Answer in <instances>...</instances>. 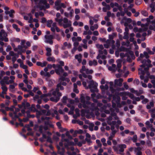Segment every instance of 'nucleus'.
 <instances>
[{
	"mask_svg": "<svg viewBox=\"0 0 155 155\" xmlns=\"http://www.w3.org/2000/svg\"><path fill=\"white\" fill-rule=\"evenodd\" d=\"M68 99V97L66 96H64L61 100L62 103L64 104H66L67 103V100Z\"/></svg>",
	"mask_w": 155,
	"mask_h": 155,
	"instance_id": "4468645a",
	"label": "nucleus"
},
{
	"mask_svg": "<svg viewBox=\"0 0 155 155\" xmlns=\"http://www.w3.org/2000/svg\"><path fill=\"white\" fill-rule=\"evenodd\" d=\"M12 26L17 31L19 32L20 31V29L18 28V26L16 24H13L12 25Z\"/></svg>",
	"mask_w": 155,
	"mask_h": 155,
	"instance_id": "f8f14e48",
	"label": "nucleus"
},
{
	"mask_svg": "<svg viewBox=\"0 0 155 155\" xmlns=\"http://www.w3.org/2000/svg\"><path fill=\"white\" fill-rule=\"evenodd\" d=\"M89 82V84L88 85V87L90 89L92 93L97 92V83L95 82L93 80L90 81Z\"/></svg>",
	"mask_w": 155,
	"mask_h": 155,
	"instance_id": "f257e3e1",
	"label": "nucleus"
},
{
	"mask_svg": "<svg viewBox=\"0 0 155 155\" xmlns=\"http://www.w3.org/2000/svg\"><path fill=\"white\" fill-rule=\"evenodd\" d=\"M141 14L145 16H147L148 13L146 11H142L141 12Z\"/></svg>",
	"mask_w": 155,
	"mask_h": 155,
	"instance_id": "4be33fe9",
	"label": "nucleus"
},
{
	"mask_svg": "<svg viewBox=\"0 0 155 155\" xmlns=\"http://www.w3.org/2000/svg\"><path fill=\"white\" fill-rule=\"evenodd\" d=\"M32 76L34 78L37 77V74L36 73L35 71H33L31 73Z\"/></svg>",
	"mask_w": 155,
	"mask_h": 155,
	"instance_id": "49530a36",
	"label": "nucleus"
},
{
	"mask_svg": "<svg viewBox=\"0 0 155 155\" xmlns=\"http://www.w3.org/2000/svg\"><path fill=\"white\" fill-rule=\"evenodd\" d=\"M0 40L1 41H4L5 42H8V39L6 37H3V38H0Z\"/></svg>",
	"mask_w": 155,
	"mask_h": 155,
	"instance_id": "a878e982",
	"label": "nucleus"
},
{
	"mask_svg": "<svg viewBox=\"0 0 155 155\" xmlns=\"http://www.w3.org/2000/svg\"><path fill=\"white\" fill-rule=\"evenodd\" d=\"M131 119L130 118H127L126 119V122L128 124L130 123Z\"/></svg>",
	"mask_w": 155,
	"mask_h": 155,
	"instance_id": "774afa93",
	"label": "nucleus"
},
{
	"mask_svg": "<svg viewBox=\"0 0 155 155\" xmlns=\"http://www.w3.org/2000/svg\"><path fill=\"white\" fill-rule=\"evenodd\" d=\"M59 63L60 64H57L56 65H60L61 67H62V66H64V62L62 61H60L59 62Z\"/></svg>",
	"mask_w": 155,
	"mask_h": 155,
	"instance_id": "a19ab883",
	"label": "nucleus"
},
{
	"mask_svg": "<svg viewBox=\"0 0 155 155\" xmlns=\"http://www.w3.org/2000/svg\"><path fill=\"white\" fill-rule=\"evenodd\" d=\"M7 34L5 31L3 29H2L0 31V39L3 37H7Z\"/></svg>",
	"mask_w": 155,
	"mask_h": 155,
	"instance_id": "423d86ee",
	"label": "nucleus"
},
{
	"mask_svg": "<svg viewBox=\"0 0 155 155\" xmlns=\"http://www.w3.org/2000/svg\"><path fill=\"white\" fill-rule=\"evenodd\" d=\"M33 109H34L35 111H36V110H37L35 108V105L34 104H32L31 107L29 108V109L31 110H32Z\"/></svg>",
	"mask_w": 155,
	"mask_h": 155,
	"instance_id": "412c9836",
	"label": "nucleus"
},
{
	"mask_svg": "<svg viewBox=\"0 0 155 155\" xmlns=\"http://www.w3.org/2000/svg\"><path fill=\"white\" fill-rule=\"evenodd\" d=\"M17 60L16 58L15 57H13L12 58V63L14 64Z\"/></svg>",
	"mask_w": 155,
	"mask_h": 155,
	"instance_id": "338daca9",
	"label": "nucleus"
},
{
	"mask_svg": "<svg viewBox=\"0 0 155 155\" xmlns=\"http://www.w3.org/2000/svg\"><path fill=\"white\" fill-rule=\"evenodd\" d=\"M63 22L64 24L69 22V21L68 18H64L63 19Z\"/></svg>",
	"mask_w": 155,
	"mask_h": 155,
	"instance_id": "f704fd0d",
	"label": "nucleus"
},
{
	"mask_svg": "<svg viewBox=\"0 0 155 155\" xmlns=\"http://www.w3.org/2000/svg\"><path fill=\"white\" fill-rule=\"evenodd\" d=\"M56 124L57 126L58 127V128L61 129L62 128L61 127V124L60 122H57Z\"/></svg>",
	"mask_w": 155,
	"mask_h": 155,
	"instance_id": "8fccbe9b",
	"label": "nucleus"
},
{
	"mask_svg": "<svg viewBox=\"0 0 155 155\" xmlns=\"http://www.w3.org/2000/svg\"><path fill=\"white\" fill-rule=\"evenodd\" d=\"M1 88L2 90V91H5V92L4 93L5 94H6V92L8 90L7 87L5 86H2V87H1Z\"/></svg>",
	"mask_w": 155,
	"mask_h": 155,
	"instance_id": "a211bd4d",
	"label": "nucleus"
},
{
	"mask_svg": "<svg viewBox=\"0 0 155 155\" xmlns=\"http://www.w3.org/2000/svg\"><path fill=\"white\" fill-rule=\"evenodd\" d=\"M12 49V48L11 47L10 45H8L7 46V48L6 49V51L7 52H8L9 51L11 50Z\"/></svg>",
	"mask_w": 155,
	"mask_h": 155,
	"instance_id": "3c124183",
	"label": "nucleus"
},
{
	"mask_svg": "<svg viewBox=\"0 0 155 155\" xmlns=\"http://www.w3.org/2000/svg\"><path fill=\"white\" fill-rule=\"evenodd\" d=\"M55 71L57 74L60 75L64 72V70L61 66L56 65V68L55 69Z\"/></svg>",
	"mask_w": 155,
	"mask_h": 155,
	"instance_id": "20e7f679",
	"label": "nucleus"
},
{
	"mask_svg": "<svg viewBox=\"0 0 155 155\" xmlns=\"http://www.w3.org/2000/svg\"><path fill=\"white\" fill-rule=\"evenodd\" d=\"M85 72L87 74H91L93 73V71L92 70H89L87 68L86 69V70Z\"/></svg>",
	"mask_w": 155,
	"mask_h": 155,
	"instance_id": "473e14b6",
	"label": "nucleus"
},
{
	"mask_svg": "<svg viewBox=\"0 0 155 155\" xmlns=\"http://www.w3.org/2000/svg\"><path fill=\"white\" fill-rule=\"evenodd\" d=\"M123 81V79L122 78H120L118 79H116L114 80V87H116L117 86L121 87L122 85V82Z\"/></svg>",
	"mask_w": 155,
	"mask_h": 155,
	"instance_id": "7ed1b4c3",
	"label": "nucleus"
},
{
	"mask_svg": "<svg viewBox=\"0 0 155 155\" xmlns=\"http://www.w3.org/2000/svg\"><path fill=\"white\" fill-rule=\"evenodd\" d=\"M35 111L36 112V117L37 119H39L40 118V116L42 115L41 112V111H39L38 110H36V111Z\"/></svg>",
	"mask_w": 155,
	"mask_h": 155,
	"instance_id": "9d476101",
	"label": "nucleus"
},
{
	"mask_svg": "<svg viewBox=\"0 0 155 155\" xmlns=\"http://www.w3.org/2000/svg\"><path fill=\"white\" fill-rule=\"evenodd\" d=\"M145 153L147 155H151V152L149 149H147L145 151Z\"/></svg>",
	"mask_w": 155,
	"mask_h": 155,
	"instance_id": "79ce46f5",
	"label": "nucleus"
},
{
	"mask_svg": "<svg viewBox=\"0 0 155 155\" xmlns=\"http://www.w3.org/2000/svg\"><path fill=\"white\" fill-rule=\"evenodd\" d=\"M43 107L44 108L48 110H49V109L50 108L48 104H45L44 106H43Z\"/></svg>",
	"mask_w": 155,
	"mask_h": 155,
	"instance_id": "5fc2aeb1",
	"label": "nucleus"
},
{
	"mask_svg": "<svg viewBox=\"0 0 155 155\" xmlns=\"http://www.w3.org/2000/svg\"><path fill=\"white\" fill-rule=\"evenodd\" d=\"M6 81H5L3 80H1L0 81V84H1L2 86H5V84H6Z\"/></svg>",
	"mask_w": 155,
	"mask_h": 155,
	"instance_id": "2f4dec72",
	"label": "nucleus"
},
{
	"mask_svg": "<svg viewBox=\"0 0 155 155\" xmlns=\"http://www.w3.org/2000/svg\"><path fill=\"white\" fill-rule=\"evenodd\" d=\"M91 110H94L97 109V107L95 106V104L93 103L91 104Z\"/></svg>",
	"mask_w": 155,
	"mask_h": 155,
	"instance_id": "ddd939ff",
	"label": "nucleus"
},
{
	"mask_svg": "<svg viewBox=\"0 0 155 155\" xmlns=\"http://www.w3.org/2000/svg\"><path fill=\"white\" fill-rule=\"evenodd\" d=\"M14 82V81L13 80H10L9 81H6V84H12Z\"/></svg>",
	"mask_w": 155,
	"mask_h": 155,
	"instance_id": "58836bf2",
	"label": "nucleus"
},
{
	"mask_svg": "<svg viewBox=\"0 0 155 155\" xmlns=\"http://www.w3.org/2000/svg\"><path fill=\"white\" fill-rule=\"evenodd\" d=\"M118 146L120 148L119 151L120 152H123L124 149L126 148V145L125 144H119Z\"/></svg>",
	"mask_w": 155,
	"mask_h": 155,
	"instance_id": "39448f33",
	"label": "nucleus"
},
{
	"mask_svg": "<svg viewBox=\"0 0 155 155\" xmlns=\"http://www.w3.org/2000/svg\"><path fill=\"white\" fill-rule=\"evenodd\" d=\"M38 83L39 84H43V81L41 78H38Z\"/></svg>",
	"mask_w": 155,
	"mask_h": 155,
	"instance_id": "37998d69",
	"label": "nucleus"
},
{
	"mask_svg": "<svg viewBox=\"0 0 155 155\" xmlns=\"http://www.w3.org/2000/svg\"><path fill=\"white\" fill-rule=\"evenodd\" d=\"M97 47L101 49V50H103L104 49V48L102 45L98 44L97 45Z\"/></svg>",
	"mask_w": 155,
	"mask_h": 155,
	"instance_id": "e433bc0d",
	"label": "nucleus"
},
{
	"mask_svg": "<svg viewBox=\"0 0 155 155\" xmlns=\"http://www.w3.org/2000/svg\"><path fill=\"white\" fill-rule=\"evenodd\" d=\"M64 54L63 55L62 57L63 58H66L68 57V52L67 51H66L64 52Z\"/></svg>",
	"mask_w": 155,
	"mask_h": 155,
	"instance_id": "c756f323",
	"label": "nucleus"
},
{
	"mask_svg": "<svg viewBox=\"0 0 155 155\" xmlns=\"http://www.w3.org/2000/svg\"><path fill=\"white\" fill-rule=\"evenodd\" d=\"M43 127L42 125H40L39 128V131L41 133H43Z\"/></svg>",
	"mask_w": 155,
	"mask_h": 155,
	"instance_id": "c9c22d12",
	"label": "nucleus"
},
{
	"mask_svg": "<svg viewBox=\"0 0 155 155\" xmlns=\"http://www.w3.org/2000/svg\"><path fill=\"white\" fill-rule=\"evenodd\" d=\"M55 47H57V48L54 51V54L56 55H57L58 54V53H59V51H58V45H56L55 46Z\"/></svg>",
	"mask_w": 155,
	"mask_h": 155,
	"instance_id": "4c0bfd02",
	"label": "nucleus"
},
{
	"mask_svg": "<svg viewBox=\"0 0 155 155\" xmlns=\"http://www.w3.org/2000/svg\"><path fill=\"white\" fill-rule=\"evenodd\" d=\"M109 84L110 85V89H113V86H114L113 82L112 81H110L109 82Z\"/></svg>",
	"mask_w": 155,
	"mask_h": 155,
	"instance_id": "a18cd8bd",
	"label": "nucleus"
},
{
	"mask_svg": "<svg viewBox=\"0 0 155 155\" xmlns=\"http://www.w3.org/2000/svg\"><path fill=\"white\" fill-rule=\"evenodd\" d=\"M80 12V9L78 8H76L75 9V13L76 14H77Z\"/></svg>",
	"mask_w": 155,
	"mask_h": 155,
	"instance_id": "680f3d73",
	"label": "nucleus"
},
{
	"mask_svg": "<svg viewBox=\"0 0 155 155\" xmlns=\"http://www.w3.org/2000/svg\"><path fill=\"white\" fill-rule=\"evenodd\" d=\"M45 124H46V125H49V127H51V128H53L54 127V125L52 124H49V123L48 122H45Z\"/></svg>",
	"mask_w": 155,
	"mask_h": 155,
	"instance_id": "09e8293b",
	"label": "nucleus"
},
{
	"mask_svg": "<svg viewBox=\"0 0 155 155\" xmlns=\"http://www.w3.org/2000/svg\"><path fill=\"white\" fill-rule=\"evenodd\" d=\"M138 70L141 71V74L143 75H144L145 74V72L144 70H142V68H139Z\"/></svg>",
	"mask_w": 155,
	"mask_h": 155,
	"instance_id": "4d7b16f0",
	"label": "nucleus"
},
{
	"mask_svg": "<svg viewBox=\"0 0 155 155\" xmlns=\"http://www.w3.org/2000/svg\"><path fill=\"white\" fill-rule=\"evenodd\" d=\"M142 149V148L141 147H137V148H135V152H136L137 151V152H142L141 151V150Z\"/></svg>",
	"mask_w": 155,
	"mask_h": 155,
	"instance_id": "c85d7f7f",
	"label": "nucleus"
},
{
	"mask_svg": "<svg viewBox=\"0 0 155 155\" xmlns=\"http://www.w3.org/2000/svg\"><path fill=\"white\" fill-rule=\"evenodd\" d=\"M68 145H69V146H71V145L74 146V145H75V143L73 142L68 141Z\"/></svg>",
	"mask_w": 155,
	"mask_h": 155,
	"instance_id": "864d4df0",
	"label": "nucleus"
},
{
	"mask_svg": "<svg viewBox=\"0 0 155 155\" xmlns=\"http://www.w3.org/2000/svg\"><path fill=\"white\" fill-rule=\"evenodd\" d=\"M40 9L41 10H44L45 9V7L43 5H39L38 6Z\"/></svg>",
	"mask_w": 155,
	"mask_h": 155,
	"instance_id": "ea45409f",
	"label": "nucleus"
},
{
	"mask_svg": "<svg viewBox=\"0 0 155 155\" xmlns=\"http://www.w3.org/2000/svg\"><path fill=\"white\" fill-rule=\"evenodd\" d=\"M27 117L28 118H33L35 117V115L34 114H28V115H27Z\"/></svg>",
	"mask_w": 155,
	"mask_h": 155,
	"instance_id": "0e129e2a",
	"label": "nucleus"
},
{
	"mask_svg": "<svg viewBox=\"0 0 155 155\" xmlns=\"http://www.w3.org/2000/svg\"><path fill=\"white\" fill-rule=\"evenodd\" d=\"M96 143L97 144L98 146L99 147H101L102 146V144L101 143V141L99 140H96Z\"/></svg>",
	"mask_w": 155,
	"mask_h": 155,
	"instance_id": "bb28decb",
	"label": "nucleus"
},
{
	"mask_svg": "<svg viewBox=\"0 0 155 155\" xmlns=\"http://www.w3.org/2000/svg\"><path fill=\"white\" fill-rule=\"evenodd\" d=\"M71 25V21H69V22L67 23L63 24L61 25V26H63L64 28H66L70 27Z\"/></svg>",
	"mask_w": 155,
	"mask_h": 155,
	"instance_id": "6e6552de",
	"label": "nucleus"
},
{
	"mask_svg": "<svg viewBox=\"0 0 155 155\" xmlns=\"http://www.w3.org/2000/svg\"><path fill=\"white\" fill-rule=\"evenodd\" d=\"M26 63L30 67L32 66L33 65V64L31 62L29 61H26Z\"/></svg>",
	"mask_w": 155,
	"mask_h": 155,
	"instance_id": "6e6d98bb",
	"label": "nucleus"
},
{
	"mask_svg": "<svg viewBox=\"0 0 155 155\" xmlns=\"http://www.w3.org/2000/svg\"><path fill=\"white\" fill-rule=\"evenodd\" d=\"M77 123L79 125L81 126L83 125L84 124V122L82 121H80L79 120H77Z\"/></svg>",
	"mask_w": 155,
	"mask_h": 155,
	"instance_id": "c03bdc74",
	"label": "nucleus"
},
{
	"mask_svg": "<svg viewBox=\"0 0 155 155\" xmlns=\"http://www.w3.org/2000/svg\"><path fill=\"white\" fill-rule=\"evenodd\" d=\"M57 87H59L60 88L59 89L61 90H63L64 89L63 87L61 86V82L58 83L57 84Z\"/></svg>",
	"mask_w": 155,
	"mask_h": 155,
	"instance_id": "f3484780",
	"label": "nucleus"
},
{
	"mask_svg": "<svg viewBox=\"0 0 155 155\" xmlns=\"http://www.w3.org/2000/svg\"><path fill=\"white\" fill-rule=\"evenodd\" d=\"M60 1L57 0L55 2L54 4L56 6L59 5H60Z\"/></svg>",
	"mask_w": 155,
	"mask_h": 155,
	"instance_id": "052dcab7",
	"label": "nucleus"
},
{
	"mask_svg": "<svg viewBox=\"0 0 155 155\" xmlns=\"http://www.w3.org/2000/svg\"><path fill=\"white\" fill-rule=\"evenodd\" d=\"M81 101L82 102H84L85 101V97L83 96H81Z\"/></svg>",
	"mask_w": 155,
	"mask_h": 155,
	"instance_id": "69168bd1",
	"label": "nucleus"
},
{
	"mask_svg": "<svg viewBox=\"0 0 155 155\" xmlns=\"http://www.w3.org/2000/svg\"><path fill=\"white\" fill-rule=\"evenodd\" d=\"M97 64V61L95 60H94L93 61L90 60L89 61V64L90 66H92V65L96 66Z\"/></svg>",
	"mask_w": 155,
	"mask_h": 155,
	"instance_id": "1a4fd4ad",
	"label": "nucleus"
},
{
	"mask_svg": "<svg viewBox=\"0 0 155 155\" xmlns=\"http://www.w3.org/2000/svg\"><path fill=\"white\" fill-rule=\"evenodd\" d=\"M131 92L135 94H136L137 93L138 91L137 90H135L134 89L132 88L131 89Z\"/></svg>",
	"mask_w": 155,
	"mask_h": 155,
	"instance_id": "13d9d810",
	"label": "nucleus"
},
{
	"mask_svg": "<svg viewBox=\"0 0 155 155\" xmlns=\"http://www.w3.org/2000/svg\"><path fill=\"white\" fill-rule=\"evenodd\" d=\"M143 54H144V56H145L146 59H148L150 57V56L149 55L148 53L146 51H144Z\"/></svg>",
	"mask_w": 155,
	"mask_h": 155,
	"instance_id": "b1692460",
	"label": "nucleus"
},
{
	"mask_svg": "<svg viewBox=\"0 0 155 155\" xmlns=\"http://www.w3.org/2000/svg\"><path fill=\"white\" fill-rule=\"evenodd\" d=\"M128 33L124 32V36L123 37V38L125 39H127L128 38Z\"/></svg>",
	"mask_w": 155,
	"mask_h": 155,
	"instance_id": "393cba45",
	"label": "nucleus"
},
{
	"mask_svg": "<svg viewBox=\"0 0 155 155\" xmlns=\"http://www.w3.org/2000/svg\"><path fill=\"white\" fill-rule=\"evenodd\" d=\"M24 127L27 128V130L28 131H31L32 130V129L30 127V126L29 124H26L25 125Z\"/></svg>",
	"mask_w": 155,
	"mask_h": 155,
	"instance_id": "cd10ccee",
	"label": "nucleus"
},
{
	"mask_svg": "<svg viewBox=\"0 0 155 155\" xmlns=\"http://www.w3.org/2000/svg\"><path fill=\"white\" fill-rule=\"evenodd\" d=\"M47 2V0H40L38 3L40 4H43L44 5L46 4Z\"/></svg>",
	"mask_w": 155,
	"mask_h": 155,
	"instance_id": "aec40b11",
	"label": "nucleus"
},
{
	"mask_svg": "<svg viewBox=\"0 0 155 155\" xmlns=\"http://www.w3.org/2000/svg\"><path fill=\"white\" fill-rule=\"evenodd\" d=\"M137 135L135 134L134 135L133 137V141L134 143H136L137 140Z\"/></svg>",
	"mask_w": 155,
	"mask_h": 155,
	"instance_id": "5701e85b",
	"label": "nucleus"
},
{
	"mask_svg": "<svg viewBox=\"0 0 155 155\" xmlns=\"http://www.w3.org/2000/svg\"><path fill=\"white\" fill-rule=\"evenodd\" d=\"M47 26L48 28H51V25L53 23V21L52 20H48L47 21Z\"/></svg>",
	"mask_w": 155,
	"mask_h": 155,
	"instance_id": "9b49d317",
	"label": "nucleus"
},
{
	"mask_svg": "<svg viewBox=\"0 0 155 155\" xmlns=\"http://www.w3.org/2000/svg\"><path fill=\"white\" fill-rule=\"evenodd\" d=\"M47 138V142H49L50 143H53L52 141V140L51 138V137H50L49 136H48Z\"/></svg>",
	"mask_w": 155,
	"mask_h": 155,
	"instance_id": "7c9ffc66",
	"label": "nucleus"
},
{
	"mask_svg": "<svg viewBox=\"0 0 155 155\" xmlns=\"http://www.w3.org/2000/svg\"><path fill=\"white\" fill-rule=\"evenodd\" d=\"M86 69H87L86 68L85 66H84V65H83L80 71V72L81 73H82V71H86Z\"/></svg>",
	"mask_w": 155,
	"mask_h": 155,
	"instance_id": "72a5a7b5",
	"label": "nucleus"
},
{
	"mask_svg": "<svg viewBox=\"0 0 155 155\" xmlns=\"http://www.w3.org/2000/svg\"><path fill=\"white\" fill-rule=\"evenodd\" d=\"M47 60L49 61L54 62L55 61V58L53 57H48L47 58Z\"/></svg>",
	"mask_w": 155,
	"mask_h": 155,
	"instance_id": "2eb2a0df",
	"label": "nucleus"
},
{
	"mask_svg": "<svg viewBox=\"0 0 155 155\" xmlns=\"http://www.w3.org/2000/svg\"><path fill=\"white\" fill-rule=\"evenodd\" d=\"M149 28L150 30L155 31V25H150L149 26Z\"/></svg>",
	"mask_w": 155,
	"mask_h": 155,
	"instance_id": "6ab92c4d",
	"label": "nucleus"
},
{
	"mask_svg": "<svg viewBox=\"0 0 155 155\" xmlns=\"http://www.w3.org/2000/svg\"><path fill=\"white\" fill-rule=\"evenodd\" d=\"M60 99V97L57 96L54 97H51L50 98V100L52 101L57 102Z\"/></svg>",
	"mask_w": 155,
	"mask_h": 155,
	"instance_id": "0eeeda50",
	"label": "nucleus"
},
{
	"mask_svg": "<svg viewBox=\"0 0 155 155\" xmlns=\"http://www.w3.org/2000/svg\"><path fill=\"white\" fill-rule=\"evenodd\" d=\"M46 39L45 42L47 43H49L50 45H52L53 44V41L52 39L53 38V36L52 35H46L45 36Z\"/></svg>",
	"mask_w": 155,
	"mask_h": 155,
	"instance_id": "f03ea898",
	"label": "nucleus"
},
{
	"mask_svg": "<svg viewBox=\"0 0 155 155\" xmlns=\"http://www.w3.org/2000/svg\"><path fill=\"white\" fill-rule=\"evenodd\" d=\"M18 106L20 109H21L22 107H24V109H26L25 104V103H22L21 104H18Z\"/></svg>",
	"mask_w": 155,
	"mask_h": 155,
	"instance_id": "dca6fc26",
	"label": "nucleus"
},
{
	"mask_svg": "<svg viewBox=\"0 0 155 155\" xmlns=\"http://www.w3.org/2000/svg\"><path fill=\"white\" fill-rule=\"evenodd\" d=\"M148 102V100L147 99H144L142 101V103L143 104H145Z\"/></svg>",
	"mask_w": 155,
	"mask_h": 155,
	"instance_id": "bf43d9fd",
	"label": "nucleus"
},
{
	"mask_svg": "<svg viewBox=\"0 0 155 155\" xmlns=\"http://www.w3.org/2000/svg\"><path fill=\"white\" fill-rule=\"evenodd\" d=\"M81 57H82V55L81 54H79V55L76 54L75 56V58L76 59L78 60V59L80 58H79V57L81 58Z\"/></svg>",
	"mask_w": 155,
	"mask_h": 155,
	"instance_id": "de8ad7c7",
	"label": "nucleus"
},
{
	"mask_svg": "<svg viewBox=\"0 0 155 155\" xmlns=\"http://www.w3.org/2000/svg\"><path fill=\"white\" fill-rule=\"evenodd\" d=\"M62 21H63V19L62 18H60V19H59L58 20V22L60 25L61 26V25L63 24L62 22Z\"/></svg>",
	"mask_w": 155,
	"mask_h": 155,
	"instance_id": "e2e57ef3",
	"label": "nucleus"
},
{
	"mask_svg": "<svg viewBox=\"0 0 155 155\" xmlns=\"http://www.w3.org/2000/svg\"><path fill=\"white\" fill-rule=\"evenodd\" d=\"M47 22L46 19L45 18H42L41 19V22L44 23Z\"/></svg>",
	"mask_w": 155,
	"mask_h": 155,
	"instance_id": "603ef678",
	"label": "nucleus"
}]
</instances>
